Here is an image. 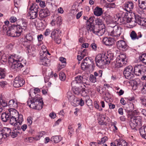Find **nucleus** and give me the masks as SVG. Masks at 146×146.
Instances as JSON below:
<instances>
[{
	"mask_svg": "<svg viewBox=\"0 0 146 146\" xmlns=\"http://www.w3.org/2000/svg\"><path fill=\"white\" fill-rule=\"evenodd\" d=\"M95 23L96 24L94 25L89 26V31L99 36H102L106 31L103 21L101 19L97 18L95 19Z\"/></svg>",
	"mask_w": 146,
	"mask_h": 146,
	"instance_id": "obj_1",
	"label": "nucleus"
},
{
	"mask_svg": "<svg viewBox=\"0 0 146 146\" xmlns=\"http://www.w3.org/2000/svg\"><path fill=\"white\" fill-rule=\"evenodd\" d=\"M114 56L112 53H102L98 54L95 57L96 65L100 67L109 64L111 61L113 60Z\"/></svg>",
	"mask_w": 146,
	"mask_h": 146,
	"instance_id": "obj_2",
	"label": "nucleus"
},
{
	"mask_svg": "<svg viewBox=\"0 0 146 146\" xmlns=\"http://www.w3.org/2000/svg\"><path fill=\"white\" fill-rule=\"evenodd\" d=\"M8 62L11 70L15 72L19 71L24 66V65L26 64V63L23 62V60L17 59L15 56L13 55L9 57Z\"/></svg>",
	"mask_w": 146,
	"mask_h": 146,
	"instance_id": "obj_3",
	"label": "nucleus"
},
{
	"mask_svg": "<svg viewBox=\"0 0 146 146\" xmlns=\"http://www.w3.org/2000/svg\"><path fill=\"white\" fill-rule=\"evenodd\" d=\"M31 94L32 92H30L29 95L31 98L27 101V105L33 109L38 110L41 109L44 104L42 98L38 97L37 95L36 96L32 97L31 96Z\"/></svg>",
	"mask_w": 146,
	"mask_h": 146,
	"instance_id": "obj_4",
	"label": "nucleus"
},
{
	"mask_svg": "<svg viewBox=\"0 0 146 146\" xmlns=\"http://www.w3.org/2000/svg\"><path fill=\"white\" fill-rule=\"evenodd\" d=\"M21 30L20 26L13 24L8 27V30L6 31L7 34L8 36L13 37H18L21 35Z\"/></svg>",
	"mask_w": 146,
	"mask_h": 146,
	"instance_id": "obj_5",
	"label": "nucleus"
},
{
	"mask_svg": "<svg viewBox=\"0 0 146 146\" xmlns=\"http://www.w3.org/2000/svg\"><path fill=\"white\" fill-rule=\"evenodd\" d=\"M25 38L27 40H25L23 42V45L26 48V50L28 51V53L31 55L32 51H33V49L30 46L31 43L33 42V35L31 33H28L25 36Z\"/></svg>",
	"mask_w": 146,
	"mask_h": 146,
	"instance_id": "obj_6",
	"label": "nucleus"
},
{
	"mask_svg": "<svg viewBox=\"0 0 146 146\" xmlns=\"http://www.w3.org/2000/svg\"><path fill=\"white\" fill-rule=\"evenodd\" d=\"M133 71L134 75L140 76L144 74L146 71V67L142 65H135Z\"/></svg>",
	"mask_w": 146,
	"mask_h": 146,
	"instance_id": "obj_7",
	"label": "nucleus"
},
{
	"mask_svg": "<svg viewBox=\"0 0 146 146\" xmlns=\"http://www.w3.org/2000/svg\"><path fill=\"white\" fill-rule=\"evenodd\" d=\"M39 9V7L35 3H33L29 8L31 11L29 12L28 16H30V19H34L36 18L38 15L37 12Z\"/></svg>",
	"mask_w": 146,
	"mask_h": 146,
	"instance_id": "obj_8",
	"label": "nucleus"
},
{
	"mask_svg": "<svg viewBox=\"0 0 146 146\" xmlns=\"http://www.w3.org/2000/svg\"><path fill=\"white\" fill-rule=\"evenodd\" d=\"M62 33L61 31L58 29H54L52 32L51 36L57 44H59L61 42L60 36Z\"/></svg>",
	"mask_w": 146,
	"mask_h": 146,
	"instance_id": "obj_9",
	"label": "nucleus"
},
{
	"mask_svg": "<svg viewBox=\"0 0 146 146\" xmlns=\"http://www.w3.org/2000/svg\"><path fill=\"white\" fill-rule=\"evenodd\" d=\"M83 76L82 75H78L75 77V80H73L71 83V85L72 87H76L78 85L83 84L84 86L86 87V82H84Z\"/></svg>",
	"mask_w": 146,
	"mask_h": 146,
	"instance_id": "obj_10",
	"label": "nucleus"
},
{
	"mask_svg": "<svg viewBox=\"0 0 146 146\" xmlns=\"http://www.w3.org/2000/svg\"><path fill=\"white\" fill-rule=\"evenodd\" d=\"M116 64H119L120 67H122L126 64L127 62V58L125 54H121L119 55L116 59Z\"/></svg>",
	"mask_w": 146,
	"mask_h": 146,
	"instance_id": "obj_11",
	"label": "nucleus"
},
{
	"mask_svg": "<svg viewBox=\"0 0 146 146\" xmlns=\"http://www.w3.org/2000/svg\"><path fill=\"white\" fill-rule=\"evenodd\" d=\"M17 117H10L9 118V123L12 125H15L18 124L21 125L23 121V115L20 114L18 116L17 119Z\"/></svg>",
	"mask_w": 146,
	"mask_h": 146,
	"instance_id": "obj_12",
	"label": "nucleus"
},
{
	"mask_svg": "<svg viewBox=\"0 0 146 146\" xmlns=\"http://www.w3.org/2000/svg\"><path fill=\"white\" fill-rule=\"evenodd\" d=\"M133 68L131 66H129L125 68L123 74L125 78L127 79L130 80L133 77Z\"/></svg>",
	"mask_w": 146,
	"mask_h": 146,
	"instance_id": "obj_13",
	"label": "nucleus"
},
{
	"mask_svg": "<svg viewBox=\"0 0 146 146\" xmlns=\"http://www.w3.org/2000/svg\"><path fill=\"white\" fill-rule=\"evenodd\" d=\"M135 20L133 25H131L132 26H135L137 23L139 25L144 26L146 25V19L141 17L140 16L136 15H135Z\"/></svg>",
	"mask_w": 146,
	"mask_h": 146,
	"instance_id": "obj_14",
	"label": "nucleus"
},
{
	"mask_svg": "<svg viewBox=\"0 0 146 146\" xmlns=\"http://www.w3.org/2000/svg\"><path fill=\"white\" fill-rule=\"evenodd\" d=\"M25 81L19 76H17L13 82V85L14 87L19 88L25 84Z\"/></svg>",
	"mask_w": 146,
	"mask_h": 146,
	"instance_id": "obj_15",
	"label": "nucleus"
},
{
	"mask_svg": "<svg viewBox=\"0 0 146 146\" xmlns=\"http://www.w3.org/2000/svg\"><path fill=\"white\" fill-rule=\"evenodd\" d=\"M121 28L120 26L116 25L114 26L113 30L111 33V35L117 37L119 36L121 34Z\"/></svg>",
	"mask_w": 146,
	"mask_h": 146,
	"instance_id": "obj_16",
	"label": "nucleus"
},
{
	"mask_svg": "<svg viewBox=\"0 0 146 146\" xmlns=\"http://www.w3.org/2000/svg\"><path fill=\"white\" fill-rule=\"evenodd\" d=\"M117 46L120 49L123 51H126L128 49L129 47L125 42L123 40H119L117 42Z\"/></svg>",
	"mask_w": 146,
	"mask_h": 146,
	"instance_id": "obj_17",
	"label": "nucleus"
},
{
	"mask_svg": "<svg viewBox=\"0 0 146 146\" xmlns=\"http://www.w3.org/2000/svg\"><path fill=\"white\" fill-rule=\"evenodd\" d=\"M124 9L127 12L131 13L134 7L133 3L131 1H129L125 2L124 4Z\"/></svg>",
	"mask_w": 146,
	"mask_h": 146,
	"instance_id": "obj_18",
	"label": "nucleus"
},
{
	"mask_svg": "<svg viewBox=\"0 0 146 146\" xmlns=\"http://www.w3.org/2000/svg\"><path fill=\"white\" fill-rule=\"evenodd\" d=\"M103 43L107 46L112 45L114 43V39L111 38L105 37L103 39Z\"/></svg>",
	"mask_w": 146,
	"mask_h": 146,
	"instance_id": "obj_19",
	"label": "nucleus"
},
{
	"mask_svg": "<svg viewBox=\"0 0 146 146\" xmlns=\"http://www.w3.org/2000/svg\"><path fill=\"white\" fill-rule=\"evenodd\" d=\"M8 112L10 117H18V116L20 114H19L17 110L13 108L9 109Z\"/></svg>",
	"mask_w": 146,
	"mask_h": 146,
	"instance_id": "obj_20",
	"label": "nucleus"
},
{
	"mask_svg": "<svg viewBox=\"0 0 146 146\" xmlns=\"http://www.w3.org/2000/svg\"><path fill=\"white\" fill-rule=\"evenodd\" d=\"M49 14V11L47 8H45L44 9H41L40 11L39 16L41 18H43L47 16Z\"/></svg>",
	"mask_w": 146,
	"mask_h": 146,
	"instance_id": "obj_21",
	"label": "nucleus"
},
{
	"mask_svg": "<svg viewBox=\"0 0 146 146\" xmlns=\"http://www.w3.org/2000/svg\"><path fill=\"white\" fill-rule=\"evenodd\" d=\"M59 60L61 62L59 63L58 67V71L64 68L66 64V58L61 57L60 58Z\"/></svg>",
	"mask_w": 146,
	"mask_h": 146,
	"instance_id": "obj_22",
	"label": "nucleus"
},
{
	"mask_svg": "<svg viewBox=\"0 0 146 146\" xmlns=\"http://www.w3.org/2000/svg\"><path fill=\"white\" fill-rule=\"evenodd\" d=\"M141 117L140 116H130L128 117V119H131L132 121L136 123L137 125H140L141 122Z\"/></svg>",
	"mask_w": 146,
	"mask_h": 146,
	"instance_id": "obj_23",
	"label": "nucleus"
},
{
	"mask_svg": "<svg viewBox=\"0 0 146 146\" xmlns=\"http://www.w3.org/2000/svg\"><path fill=\"white\" fill-rule=\"evenodd\" d=\"M20 23L19 25H16L17 26H19L21 27V34L23 31V30H25L26 29L27 26V23L24 19H20L19 21Z\"/></svg>",
	"mask_w": 146,
	"mask_h": 146,
	"instance_id": "obj_24",
	"label": "nucleus"
},
{
	"mask_svg": "<svg viewBox=\"0 0 146 146\" xmlns=\"http://www.w3.org/2000/svg\"><path fill=\"white\" fill-rule=\"evenodd\" d=\"M1 118L2 121L4 122H6L9 120L10 116L8 112L6 111L3 113L1 114Z\"/></svg>",
	"mask_w": 146,
	"mask_h": 146,
	"instance_id": "obj_25",
	"label": "nucleus"
},
{
	"mask_svg": "<svg viewBox=\"0 0 146 146\" xmlns=\"http://www.w3.org/2000/svg\"><path fill=\"white\" fill-rule=\"evenodd\" d=\"M103 13L102 9L97 6L95 8L94 11V14L97 16H100Z\"/></svg>",
	"mask_w": 146,
	"mask_h": 146,
	"instance_id": "obj_26",
	"label": "nucleus"
},
{
	"mask_svg": "<svg viewBox=\"0 0 146 146\" xmlns=\"http://www.w3.org/2000/svg\"><path fill=\"white\" fill-rule=\"evenodd\" d=\"M115 143L117 145V146H127V142L122 139L115 140Z\"/></svg>",
	"mask_w": 146,
	"mask_h": 146,
	"instance_id": "obj_27",
	"label": "nucleus"
},
{
	"mask_svg": "<svg viewBox=\"0 0 146 146\" xmlns=\"http://www.w3.org/2000/svg\"><path fill=\"white\" fill-rule=\"evenodd\" d=\"M2 132L4 135L7 137L10 135L11 132V130L9 128L4 127L1 128Z\"/></svg>",
	"mask_w": 146,
	"mask_h": 146,
	"instance_id": "obj_28",
	"label": "nucleus"
},
{
	"mask_svg": "<svg viewBox=\"0 0 146 146\" xmlns=\"http://www.w3.org/2000/svg\"><path fill=\"white\" fill-rule=\"evenodd\" d=\"M40 64L46 66H49L50 65V60L47 58H42V60L40 59Z\"/></svg>",
	"mask_w": 146,
	"mask_h": 146,
	"instance_id": "obj_29",
	"label": "nucleus"
},
{
	"mask_svg": "<svg viewBox=\"0 0 146 146\" xmlns=\"http://www.w3.org/2000/svg\"><path fill=\"white\" fill-rule=\"evenodd\" d=\"M95 19V17L93 16H91L90 17L87 21H86V24L87 25V29L89 31V29L88 27L90 26V25H93L94 23V20Z\"/></svg>",
	"mask_w": 146,
	"mask_h": 146,
	"instance_id": "obj_30",
	"label": "nucleus"
},
{
	"mask_svg": "<svg viewBox=\"0 0 146 146\" xmlns=\"http://www.w3.org/2000/svg\"><path fill=\"white\" fill-rule=\"evenodd\" d=\"M138 5L140 8L142 9H146V0H138Z\"/></svg>",
	"mask_w": 146,
	"mask_h": 146,
	"instance_id": "obj_31",
	"label": "nucleus"
},
{
	"mask_svg": "<svg viewBox=\"0 0 146 146\" xmlns=\"http://www.w3.org/2000/svg\"><path fill=\"white\" fill-rule=\"evenodd\" d=\"M8 106L10 107L16 108L18 106L17 101L16 100H11L9 101L8 103Z\"/></svg>",
	"mask_w": 146,
	"mask_h": 146,
	"instance_id": "obj_32",
	"label": "nucleus"
},
{
	"mask_svg": "<svg viewBox=\"0 0 146 146\" xmlns=\"http://www.w3.org/2000/svg\"><path fill=\"white\" fill-rule=\"evenodd\" d=\"M8 105L7 103L4 100H0V113Z\"/></svg>",
	"mask_w": 146,
	"mask_h": 146,
	"instance_id": "obj_33",
	"label": "nucleus"
},
{
	"mask_svg": "<svg viewBox=\"0 0 146 146\" xmlns=\"http://www.w3.org/2000/svg\"><path fill=\"white\" fill-rule=\"evenodd\" d=\"M55 22L58 26H60L62 23V17L60 16H58L57 17H56V20L53 19L51 23H54L55 24Z\"/></svg>",
	"mask_w": 146,
	"mask_h": 146,
	"instance_id": "obj_34",
	"label": "nucleus"
},
{
	"mask_svg": "<svg viewBox=\"0 0 146 146\" xmlns=\"http://www.w3.org/2000/svg\"><path fill=\"white\" fill-rule=\"evenodd\" d=\"M62 139V138L59 136H55L52 137L51 138V141L54 143H58Z\"/></svg>",
	"mask_w": 146,
	"mask_h": 146,
	"instance_id": "obj_35",
	"label": "nucleus"
},
{
	"mask_svg": "<svg viewBox=\"0 0 146 146\" xmlns=\"http://www.w3.org/2000/svg\"><path fill=\"white\" fill-rule=\"evenodd\" d=\"M82 61L85 62L86 64H87L90 66L91 64L94 62L93 60L90 57L85 58Z\"/></svg>",
	"mask_w": 146,
	"mask_h": 146,
	"instance_id": "obj_36",
	"label": "nucleus"
},
{
	"mask_svg": "<svg viewBox=\"0 0 146 146\" xmlns=\"http://www.w3.org/2000/svg\"><path fill=\"white\" fill-rule=\"evenodd\" d=\"M134 105L133 103L130 102L126 104V108L127 110L129 111H132L134 109Z\"/></svg>",
	"mask_w": 146,
	"mask_h": 146,
	"instance_id": "obj_37",
	"label": "nucleus"
},
{
	"mask_svg": "<svg viewBox=\"0 0 146 146\" xmlns=\"http://www.w3.org/2000/svg\"><path fill=\"white\" fill-rule=\"evenodd\" d=\"M21 133V132L17 131L16 129H13L12 132H11L10 135H11V137L13 138H14L17 136L18 134H20Z\"/></svg>",
	"mask_w": 146,
	"mask_h": 146,
	"instance_id": "obj_38",
	"label": "nucleus"
},
{
	"mask_svg": "<svg viewBox=\"0 0 146 146\" xmlns=\"http://www.w3.org/2000/svg\"><path fill=\"white\" fill-rule=\"evenodd\" d=\"M81 67L82 70L84 71L87 70L90 67V66L87 64H86L85 62L82 61L81 64Z\"/></svg>",
	"mask_w": 146,
	"mask_h": 146,
	"instance_id": "obj_39",
	"label": "nucleus"
},
{
	"mask_svg": "<svg viewBox=\"0 0 146 146\" xmlns=\"http://www.w3.org/2000/svg\"><path fill=\"white\" fill-rule=\"evenodd\" d=\"M139 133L141 136H144L146 133V125L142 127L139 129Z\"/></svg>",
	"mask_w": 146,
	"mask_h": 146,
	"instance_id": "obj_40",
	"label": "nucleus"
},
{
	"mask_svg": "<svg viewBox=\"0 0 146 146\" xmlns=\"http://www.w3.org/2000/svg\"><path fill=\"white\" fill-rule=\"evenodd\" d=\"M139 59L143 63L146 64V54H143L139 56Z\"/></svg>",
	"mask_w": 146,
	"mask_h": 146,
	"instance_id": "obj_41",
	"label": "nucleus"
},
{
	"mask_svg": "<svg viewBox=\"0 0 146 146\" xmlns=\"http://www.w3.org/2000/svg\"><path fill=\"white\" fill-rule=\"evenodd\" d=\"M124 19L125 21L127 23H130L131 25H133V23H134V21L133 22L132 21L133 19L131 17H129L128 16H127L126 17H124Z\"/></svg>",
	"mask_w": 146,
	"mask_h": 146,
	"instance_id": "obj_42",
	"label": "nucleus"
},
{
	"mask_svg": "<svg viewBox=\"0 0 146 146\" xmlns=\"http://www.w3.org/2000/svg\"><path fill=\"white\" fill-rule=\"evenodd\" d=\"M102 71L100 70L98 71L95 72L94 73V75L96 77L101 78L102 77Z\"/></svg>",
	"mask_w": 146,
	"mask_h": 146,
	"instance_id": "obj_43",
	"label": "nucleus"
},
{
	"mask_svg": "<svg viewBox=\"0 0 146 146\" xmlns=\"http://www.w3.org/2000/svg\"><path fill=\"white\" fill-rule=\"evenodd\" d=\"M5 69L3 68H0V78H4L5 76Z\"/></svg>",
	"mask_w": 146,
	"mask_h": 146,
	"instance_id": "obj_44",
	"label": "nucleus"
},
{
	"mask_svg": "<svg viewBox=\"0 0 146 146\" xmlns=\"http://www.w3.org/2000/svg\"><path fill=\"white\" fill-rule=\"evenodd\" d=\"M59 78L61 80L64 81L66 79L65 74L63 72H61L59 73Z\"/></svg>",
	"mask_w": 146,
	"mask_h": 146,
	"instance_id": "obj_45",
	"label": "nucleus"
},
{
	"mask_svg": "<svg viewBox=\"0 0 146 146\" xmlns=\"http://www.w3.org/2000/svg\"><path fill=\"white\" fill-rule=\"evenodd\" d=\"M46 53L44 51H42L40 52V59H41L42 60V58H47V56L46 54Z\"/></svg>",
	"mask_w": 146,
	"mask_h": 146,
	"instance_id": "obj_46",
	"label": "nucleus"
},
{
	"mask_svg": "<svg viewBox=\"0 0 146 146\" xmlns=\"http://www.w3.org/2000/svg\"><path fill=\"white\" fill-rule=\"evenodd\" d=\"M130 121H129V123L131 127L133 129H134L137 126V125L135 122L132 121V120L131 119H128Z\"/></svg>",
	"mask_w": 146,
	"mask_h": 146,
	"instance_id": "obj_47",
	"label": "nucleus"
},
{
	"mask_svg": "<svg viewBox=\"0 0 146 146\" xmlns=\"http://www.w3.org/2000/svg\"><path fill=\"white\" fill-rule=\"evenodd\" d=\"M130 36L131 39L133 40H135L137 38V34L134 31L131 32Z\"/></svg>",
	"mask_w": 146,
	"mask_h": 146,
	"instance_id": "obj_48",
	"label": "nucleus"
},
{
	"mask_svg": "<svg viewBox=\"0 0 146 146\" xmlns=\"http://www.w3.org/2000/svg\"><path fill=\"white\" fill-rule=\"evenodd\" d=\"M89 80L92 82L95 83L96 82V77L94 75L92 74L90 75Z\"/></svg>",
	"mask_w": 146,
	"mask_h": 146,
	"instance_id": "obj_49",
	"label": "nucleus"
},
{
	"mask_svg": "<svg viewBox=\"0 0 146 146\" xmlns=\"http://www.w3.org/2000/svg\"><path fill=\"white\" fill-rule=\"evenodd\" d=\"M117 21L118 22V23H120L121 24L125 23L126 22H125V21L124 17L123 18L117 17Z\"/></svg>",
	"mask_w": 146,
	"mask_h": 146,
	"instance_id": "obj_50",
	"label": "nucleus"
},
{
	"mask_svg": "<svg viewBox=\"0 0 146 146\" xmlns=\"http://www.w3.org/2000/svg\"><path fill=\"white\" fill-rule=\"evenodd\" d=\"M78 104H76L74 105V106H76L78 105H80L81 106H83L84 104V101L83 100L82 98H81L79 100H77Z\"/></svg>",
	"mask_w": 146,
	"mask_h": 146,
	"instance_id": "obj_51",
	"label": "nucleus"
},
{
	"mask_svg": "<svg viewBox=\"0 0 146 146\" xmlns=\"http://www.w3.org/2000/svg\"><path fill=\"white\" fill-rule=\"evenodd\" d=\"M142 104L146 107V99L144 96H142L140 98Z\"/></svg>",
	"mask_w": 146,
	"mask_h": 146,
	"instance_id": "obj_52",
	"label": "nucleus"
},
{
	"mask_svg": "<svg viewBox=\"0 0 146 146\" xmlns=\"http://www.w3.org/2000/svg\"><path fill=\"white\" fill-rule=\"evenodd\" d=\"M14 5L17 8L21 6V3L20 0H14Z\"/></svg>",
	"mask_w": 146,
	"mask_h": 146,
	"instance_id": "obj_53",
	"label": "nucleus"
},
{
	"mask_svg": "<svg viewBox=\"0 0 146 146\" xmlns=\"http://www.w3.org/2000/svg\"><path fill=\"white\" fill-rule=\"evenodd\" d=\"M21 125H19V124H18L17 125H14V126L13 129H16L17 131H18L19 132H21Z\"/></svg>",
	"mask_w": 146,
	"mask_h": 146,
	"instance_id": "obj_54",
	"label": "nucleus"
},
{
	"mask_svg": "<svg viewBox=\"0 0 146 146\" xmlns=\"http://www.w3.org/2000/svg\"><path fill=\"white\" fill-rule=\"evenodd\" d=\"M82 87V86H81L80 87H73L74 88H75V94H76L78 95L79 94L80 92H81V88Z\"/></svg>",
	"mask_w": 146,
	"mask_h": 146,
	"instance_id": "obj_55",
	"label": "nucleus"
},
{
	"mask_svg": "<svg viewBox=\"0 0 146 146\" xmlns=\"http://www.w3.org/2000/svg\"><path fill=\"white\" fill-rule=\"evenodd\" d=\"M45 134V132L44 131H42L40 132H39L38 135L36 137V140H38L41 137H42Z\"/></svg>",
	"mask_w": 146,
	"mask_h": 146,
	"instance_id": "obj_56",
	"label": "nucleus"
},
{
	"mask_svg": "<svg viewBox=\"0 0 146 146\" xmlns=\"http://www.w3.org/2000/svg\"><path fill=\"white\" fill-rule=\"evenodd\" d=\"M90 46L94 50L96 51L97 50V45L95 43H92L91 44Z\"/></svg>",
	"mask_w": 146,
	"mask_h": 146,
	"instance_id": "obj_57",
	"label": "nucleus"
},
{
	"mask_svg": "<svg viewBox=\"0 0 146 146\" xmlns=\"http://www.w3.org/2000/svg\"><path fill=\"white\" fill-rule=\"evenodd\" d=\"M80 53V55L83 56V57H84L85 56L88 55L87 50L85 49H84Z\"/></svg>",
	"mask_w": 146,
	"mask_h": 146,
	"instance_id": "obj_58",
	"label": "nucleus"
},
{
	"mask_svg": "<svg viewBox=\"0 0 146 146\" xmlns=\"http://www.w3.org/2000/svg\"><path fill=\"white\" fill-rule=\"evenodd\" d=\"M94 107L95 108L99 109L100 111L102 110V109L100 107L99 108V105L97 101H95L94 103Z\"/></svg>",
	"mask_w": 146,
	"mask_h": 146,
	"instance_id": "obj_59",
	"label": "nucleus"
},
{
	"mask_svg": "<svg viewBox=\"0 0 146 146\" xmlns=\"http://www.w3.org/2000/svg\"><path fill=\"white\" fill-rule=\"evenodd\" d=\"M32 118L31 117H28L27 118V123L28 124L29 126H30L32 123Z\"/></svg>",
	"mask_w": 146,
	"mask_h": 146,
	"instance_id": "obj_60",
	"label": "nucleus"
},
{
	"mask_svg": "<svg viewBox=\"0 0 146 146\" xmlns=\"http://www.w3.org/2000/svg\"><path fill=\"white\" fill-rule=\"evenodd\" d=\"M17 19L16 17H11L9 19V21L11 22L14 23L16 21Z\"/></svg>",
	"mask_w": 146,
	"mask_h": 146,
	"instance_id": "obj_61",
	"label": "nucleus"
},
{
	"mask_svg": "<svg viewBox=\"0 0 146 146\" xmlns=\"http://www.w3.org/2000/svg\"><path fill=\"white\" fill-rule=\"evenodd\" d=\"M143 93L145 94L146 93V83L143 86V88L141 89Z\"/></svg>",
	"mask_w": 146,
	"mask_h": 146,
	"instance_id": "obj_62",
	"label": "nucleus"
},
{
	"mask_svg": "<svg viewBox=\"0 0 146 146\" xmlns=\"http://www.w3.org/2000/svg\"><path fill=\"white\" fill-rule=\"evenodd\" d=\"M108 140V138L107 137L104 136L101 139V142L102 144L104 143Z\"/></svg>",
	"mask_w": 146,
	"mask_h": 146,
	"instance_id": "obj_63",
	"label": "nucleus"
},
{
	"mask_svg": "<svg viewBox=\"0 0 146 146\" xmlns=\"http://www.w3.org/2000/svg\"><path fill=\"white\" fill-rule=\"evenodd\" d=\"M49 116L52 119H54L56 116V114L54 112L50 113L49 114Z\"/></svg>",
	"mask_w": 146,
	"mask_h": 146,
	"instance_id": "obj_64",
	"label": "nucleus"
}]
</instances>
